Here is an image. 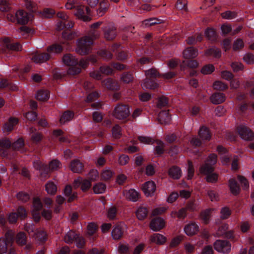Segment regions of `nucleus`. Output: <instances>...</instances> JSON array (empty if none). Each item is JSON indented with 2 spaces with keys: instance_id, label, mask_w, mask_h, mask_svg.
I'll return each mask as SVG.
<instances>
[{
  "instance_id": "obj_6",
  "label": "nucleus",
  "mask_w": 254,
  "mask_h": 254,
  "mask_svg": "<svg viewBox=\"0 0 254 254\" xmlns=\"http://www.w3.org/2000/svg\"><path fill=\"white\" fill-rule=\"evenodd\" d=\"M27 216V213L25 209L23 207H19L16 212H12L8 215V220L9 223H15L17 220L18 217L21 219H24Z\"/></svg>"
},
{
  "instance_id": "obj_48",
  "label": "nucleus",
  "mask_w": 254,
  "mask_h": 254,
  "mask_svg": "<svg viewBox=\"0 0 254 254\" xmlns=\"http://www.w3.org/2000/svg\"><path fill=\"white\" fill-rule=\"evenodd\" d=\"M32 206V210H40L41 209L43 204L39 197H36L33 198Z\"/></svg>"
},
{
  "instance_id": "obj_7",
  "label": "nucleus",
  "mask_w": 254,
  "mask_h": 254,
  "mask_svg": "<svg viewBox=\"0 0 254 254\" xmlns=\"http://www.w3.org/2000/svg\"><path fill=\"white\" fill-rule=\"evenodd\" d=\"M13 237L12 232H8L6 233L4 238H0V254L6 252L8 244L12 241Z\"/></svg>"
},
{
  "instance_id": "obj_9",
  "label": "nucleus",
  "mask_w": 254,
  "mask_h": 254,
  "mask_svg": "<svg viewBox=\"0 0 254 254\" xmlns=\"http://www.w3.org/2000/svg\"><path fill=\"white\" fill-rule=\"evenodd\" d=\"M238 131L241 138L244 140H251L254 137V133L245 126H240Z\"/></svg>"
},
{
  "instance_id": "obj_14",
  "label": "nucleus",
  "mask_w": 254,
  "mask_h": 254,
  "mask_svg": "<svg viewBox=\"0 0 254 254\" xmlns=\"http://www.w3.org/2000/svg\"><path fill=\"white\" fill-rule=\"evenodd\" d=\"M34 167L39 171L40 175L42 178H45L47 177L48 171L47 167L42 164L41 162L39 160H36L33 162Z\"/></svg>"
},
{
  "instance_id": "obj_49",
  "label": "nucleus",
  "mask_w": 254,
  "mask_h": 254,
  "mask_svg": "<svg viewBox=\"0 0 254 254\" xmlns=\"http://www.w3.org/2000/svg\"><path fill=\"white\" fill-rule=\"evenodd\" d=\"M16 242L19 245L23 246L25 245L26 243V236L25 234L23 232L19 233L16 236Z\"/></svg>"
},
{
  "instance_id": "obj_26",
  "label": "nucleus",
  "mask_w": 254,
  "mask_h": 254,
  "mask_svg": "<svg viewBox=\"0 0 254 254\" xmlns=\"http://www.w3.org/2000/svg\"><path fill=\"white\" fill-rule=\"evenodd\" d=\"M150 240L152 243L161 245L165 242L166 238L160 234L155 233L150 236Z\"/></svg>"
},
{
  "instance_id": "obj_15",
  "label": "nucleus",
  "mask_w": 254,
  "mask_h": 254,
  "mask_svg": "<svg viewBox=\"0 0 254 254\" xmlns=\"http://www.w3.org/2000/svg\"><path fill=\"white\" fill-rule=\"evenodd\" d=\"M18 120L15 118H10L8 122L5 123L2 127L3 132L5 134L9 133L13 129L14 127L17 124Z\"/></svg>"
},
{
  "instance_id": "obj_2",
  "label": "nucleus",
  "mask_w": 254,
  "mask_h": 254,
  "mask_svg": "<svg viewBox=\"0 0 254 254\" xmlns=\"http://www.w3.org/2000/svg\"><path fill=\"white\" fill-rule=\"evenodd\" d=\"M65 6L66 9H68L76 8V11L74 14L76 17L84 21L90 20V18L89 15L90 13V9L89 7L82 5H78L75 0L68 1Z\"/></svg>"
},
{
  "instance_id": "obj_33",
  "label": "nucleus",
  "mask_w": 254,
  "mask_h": 254,
  "mask_svg": "<svg viewBox=\"0 0 254 254\" xmlns=\"http://www.w3.org/2000/svg\"><path fill=\"white\" fill-rule=\"evenodd\" d=\"M11 145V141L9 139L4 138L0 140V156H5L6 153L2 147L8 148Z\"/></svg>"
},
{
  "instance_id": "obj_27",
  "label": "nucleus",
  "mask_w": 254,
  "mask_h": 254,
  "mask_svg": "<svg viewBox=\"0 0 254 254\" xmlns=\"http://www.w3.org/2000/svg\"><path fill=\"white\" fill-rule=\"evenodd\" d=\"M45 190L49 194L53 195L57 191V185L52 181H49L45 185Z\"/></svg>"
},
{
  "instance_id": "obj_23",
  "label": "nucleus",
  "mask_w": 254,
  "mask_h": 254,
  "mask_svg": "<svg viewBox=\"0 0 254 254\" xmlns=\"http://www.w3.org/2000/svg\"><path fill=\"white\" fill-rule=\"evenodd\" d=\"M226 97L223 93H216L210 97L211 102L214 104H219L225 100Z\"/></svg>"
},
{
  "instance_id": "obj_51",
  "label": "nucleus",
  "mask_w": 254,
  "mask_h": 254,
  "mask_svg": "<svg viewBox=\"0 0 254 254\" xmlns=\"http://www.w3.org/2000/svg\"><path fill=\"white\" fill-rule=\"evenodd\" d=\"M205 36L209 40L213 41L216 39V32L213 29H208L205 31Z\"/></svg>"
},
{
  "instance_id": "obj_31",
  "label": "nucleus",
  "mask_w": 254,
  "mask_h": 254,
  "mask_svg": "<svg viewBox=\"0 0 254 254\" xmlns=\"http://www.w3.org/2000/svg\"><path fill=\"white\" fill-rule=\"evenodd\" d=\"M102 83L109 89L114 90L119 89V86L117 83L112 79L108 78L106 80H104L103 81Z\"/></svg>"
},
{
  "instance_id": "obj_37",
  "label": "nucleus",
  "mask_w": 254,
  "mask_h": 254,
  "mask_svg": "<svg viewBox=\"0 0 254 254\" xmlns=\"http://www.w3.org/2000/svg\"><path fill=\"white\" fill-rule=\"evenodd\" d=\"M158 85L156 82L152 81L148 78H146L141 84V86L143 89H155L158 86Z\"/></svg>"
},
{
  "instance_id": "obj_32",
  "label": "nucleus",
  "mask_w": 254,
  "mask_h": 254,
  "mask_svg": "<svg viewBox=\"0 0 254 254\" xmlns=\"http://www.w3.org/2000/svg\"><path fill=\"white\" fill-rule=\"evenodd\" d=\"M3 42L5 44V46L8 49L11 50L18 51L21 49V46L19 43H16L14 44H11L10 42L9 39L8 38H5L3 40Z\"/></svg>"
},
{
  "instance_id": "obj_36",
  "label": "nucleus",
  "mask_w": 254,
  "mask_h": 254,
  "mask_svg": "<svg viewBox=\"0 0 254 254\" xmlns=\"http://www.w3.org/2000/svg\"><path fill=\"white\" fill-rule=\"evenodd\" d=\"M77 234L74 231L69 230L64 237V241L67 244H71L75 239Z\"/></svg>"
},
{
  "instance_id": "obj_10",
  "label": "nucleus",
  "mask_w": 254,
  "mask_h": 254,
  "mask_svg": "<svg viewBox=\"0 0 254 254\" xmlns=\"http://www.w3.org/2000/svg\"><path fill=\"white\" fill-rule=\"evenodd\" d=\"M32 15L23 11L22 10H18L15 13V17L18 23L26 24L32 19Z\"/></svg>"
},
{
  "instance_id": "obj_4",
  "label": "nucleus",
  "mask_w": 254,
  "mask_h": 254,
  "mask_svg": "<svg viewBox=\"0 0 254 254\" xmlns=\"http://www.w3.org/2000/svg\"><path fill=\"white\" fill-rule=\"evenodd\" d=\"M214 248L219 253L226 254L230 252L231 246L227 240H217L214 243Z\"/></svg>"
},
{
  "instance_id": "obj_57",
  "label": "nucleus",
  "mask_w": 254,
  "mask_h": 254,
  "mask_svg": "<svg viewBox=\"0 0 254 254\" xmlns=\"http://www.w3.org/2000/svg\"><path fill=\"white\" fill-rule=\"evenodd\" d=\"M194 174V168L191 162H188V168L187 171V179L188 180L191 179Z\"/></svg>"
},
{
  "instance_id": "obj_59",
  "label": "nucleus",
  "mask_w": 254,
  "mask_h": 254,
  "mask_svg": "<svg viewBox=\"0 0 254 254\" xmlns=\"http://www.w3.org/2000/svg\"><path fill=\"white\" fill-rule=\"evenodd\" d=\"M187 1L186 0H178L177 1L176 6L178 9L183 10H187Z\"/></svg>"
},
{
  "instance_id": "obj_63",
  "label": "nucleus",
  "mask_w": 254,
  "mask_h": 254,
  "mask_svg": "<svg viewBox=\"0 0 254 254\" xmlns=\"http://www.w3.org/2000/svg\"><path fill=\"white\" fill-rule=\"evenodd\" d=\"M25 6L30 11L34 12L36 10L35 3L30 0H25Z\"/></svg>"
},
{
  "instance_id": "obj_1",
  "label": "nucleus",
  "mask_w": 254,
  "mask_h": 254,
  "mask_svg": "<svg viewBox=\"0 0 254 254\" xmlns=\"http://www.w3.org/2000/svg\"><path fill=\"white\" fill-rule=\"evenodd\" d=\"M217 160L216 155L210 154L204 164L200 167V172L206 175V180L208 182L213 183L217 180V175L215 173H212L214 170L213 165L216 163Z\"/></svg>"
},
{
  "instance_id": "obj_40",
  "label": "nucleus",
  "mask_w": 254,
  "mask_h": 254,
  "mask_svg": "<svg viewBox=\"0 0 254 254\" xmlns=\"http://www.w3.org/2000/svg\"><path fill=\"white\" fill-rule=\"evenodd\" d=\"M106 187L102 183H98L95 184L93 188L95 193L100 194L104 193L106 190Z\"/></svg>"
},
{
  "instance_id": "obj_62",
  "label": "nucleus",
  "mask_w": 254,
  "mask_h": 254,
  "mask_svg": "<svg viewBox=\"0 0 254 254\" xmlns=\"http://www.w3.org/2000/svg\"><path fill=\"white\" fill-rule=\"evenodd\" d=\"M207 195L211 201H216L219 200L218 194L213 190H209Z\"/></svg>"
},
{
  "instance_id": "obj_13",
  "label": "nucleus",
  "mask_w": 254,
  "mask_h": 254,
  "mask_svg": "<svg viewBox=\"0 0 254 254\" xmlns=\"http://www.w3.org/2000/svg\"><path fill=\"white\" fill-rule=\"evenodd\" d=\"M199 230V226L197 223L190 222L185 225L184 231L188 236H192L196 234Z\"/></svg>"
},
{
  "instance_id": "obj_46",
  "label": "nucleus",
  "mask_w": 254,
  "mask_h": 254,
  "mask_svg": "<svg viewBox=\"0 0 254 254\" xmlns=\"http://www.w3.org/2000/svg\"><path fill=\"white\" fill-rule=\"evenodd\" d=\"M24 143L22 138H19L12 145V148L14 150H20L21 152H23L24 150L23 148Z\"/></svg>"
},
{
  "instance_id": "obj_20",
  "label": "nucleus",
  "mask_w": 254,
  "mask_h": 254,
  "mask_svg": "<svg viewBox=\"0 0 254 254\" xmlns=\"http://www.w3.org/2000/svg\"><path fill=\"white\" fill-rule=\"evenodd\" d=\"M124 193L127 199L134 202L138 200L139 196L138 192L134 189L125 190Z\"/></svg>"
},
{
  "instance_id": "obj_3",
  "label": "nucleus",
  "mask_w": 254,
  "mask_h": 254,
  "mask_svg": "<svg viewBox=\"0 0 254 254\" xmlns=\"http://www.w3.org/2000/svg\"><path fill=\"white\" fill-rule=\"evenodd\" d=\"M92 39L88 36H86L77 41L76 52L80 55L88 54L91 49Z\"/></svg>"
},
{
  "instance_id": "obj_21",
  "label": "nucleus",
  "mask_w": 254,
  "mask_h": 254,
  "mask_svg": "<svg viewBox=\"0 0 254 254\" xmlns=\"http://www.w3.org/2000/svg\"><path fill=\"white\" fill-rule=\"evenodd\" d=\"M168 174L171 178L174 179H179L182 176V172L180 168L173 166L169 169Z\"/></svg>"
},
{
  "instance_id": "obj_18",
  "label": "nucleus",
  "mask_w": 254,
  "mask_h": 254,
  "mask_svg": "<svg viewBox=\"0 0 254 254\" xmlns=\"http://www.w3.org/2000/svg\"><path fill=\"white\" fill-rule=\"evenodd\" d=\"M50 59V56L48 54H35L32 58V60L36 64H41L46 62Z\"/></svg>"
},
{
  "instance_id": "obj_53",
  "label": "nucleus",
  "mask_w": 254,
  "mask_h": 254,
  "mask_svg": "<svg viewBox=\"0 0 254 254\" xmlns=\"http://www.w3.org/2000/svg\"><path fill=\"white\" fill-rule=\"evenodd\" d=\"M215 68L212 64H207L204 66L201 70V72L204 74H209L211 73L214 71Z\"/></svg>"
},
{
  "instance_id": "obj_58",
  "label": "nucleus",
  "mask_w": 254,
  "mask_h": 254,
  "mask_svg": "<svg viewBox=\"0 0 254 254\" xmlns=\"http://www.w3.org/2000/svg\"><path fill=\"white\" fill-rule=\"evenodd\" d=\"M35 237L36 239L41 242L44 241L47 239V235L46 233L42 230L37 231L36 233Z\"/></svg>"
},
{
  "instance_id": "obj_52",
  "label": "nucleus",
  "mask_w": 254,
  "mask_h": 254,
  "mask_svg": "<svg viewBox=\"0 0 254 254\" xmlns=\"http://www.w3.org/2000/svg\"><path fill=\"white\" fill-rule=\"evenodd\" d=\"M214 89L218 90H224L228 88V86L223 82L220 81H216L213 84Z\"/></svg>"
},
{
  "instance_id": "obj_28",
  "label": "nucleus",
  "mask_w": 254,
  "mask_h": 254,
  "mask_svg": "<svg viewBox=\"0 0 254 254\" xmlns=\"http://www.w3.org/2000/svg\"><path fill=\"white\" fill-rule=\"evenodd\" d=\"M212 209H207L202 211L200 214L199 218L204 224H208L211 218V212Z\"/></svg>"
},
{
  "instance_id": "obj_29",
  "label": "nucleus",
  "mask_w": 254,
  "mask_h": 254,
  "mask_svg": "<svg viewBox=\"0 0 254 254\" xmlns=\"http://www.w3.org/2000/svg\"><path fill=\"white\" fill-rule=\"evenodd\" d=\"M109 7V3L106 1H102L99 4V7L97 10V15L99 17L103 16Z\"/></svg>"
},
{
  "instance_id": "obj_30",
  "label": "nucleus",
  "mask_w": 254,
  "mask_h": 254,
  "mask_svg": "<svg viewBox=\"0 0 254 254\" xmlns=\"http://www.w3.org/2000/svg\"><path fill=\"white\" fill-rule=\"evenodd\" d=\"M148 214V210L146 207L140 206L136 210V215L137 218L140 220H143Z\"/></svg>"
},
{
  "instance_id": "obj_56",
  "label": "nucleus",
  "mask_w": 254,
  "mask_h": 254,
  "mask_svg": "<svg viewBox=\"0 0 254 254\" xmlns=\"http://www.w3.org/2000/svg\"><path fill=\"white\" fill-rule=\"evenodd\" d=\"M185 64H187V66L190 68H195L198 66V63L195 61L194 60L190 61L187 62L184 61L183 62V64L181 65V67L182 69L185 68Z\"/></svg>"
},
{
  "instance_id": "obj_8",
  "label": "nucleus",
  "mask_w": 254,
  "mask_h": 254,
  "mask_svg": "<svg viewBox=\"0 0 254 254\" xmlns=\"http://www.w3.org/2000/svg\"><path fill=\"white\" fill-rule=\"evenodd\" d=\"M165 226V221L161 217H156L153 219L150 223V228L153 231H159Z\"/></svg>"
},
{
  "instance_id": "obj_60",
  "label": "nucleus",
  "mask_w": 254,
  "mask_h": 254,
  "mask_svg": "<svg viewBox=\"0 0 254 254\" xmlns=\"http://www.w3.org/2000/svg\"><path fill=\"white\" fill-rule=\"evenodd\" d=\"M17 198L18 200L26 202L29 199V195L27 193L24 192H20L17 194Z\"/></svg>"
},
{
  "instance_id": "obj_17",
  "label": "nucleus",
  "mask_w": 254,
  "mask_h": 254,
  "mask_svg": "<svg viewBox=\"0 0 254 254\" xmlns=\"http://www.w3.org/2000/svg\"><path fill=\"white\" fill-rule=\"evenodd\" d=\"M125 228V225L124 224L116 226L112 231V236L113 239H120L123 234V230Z\"/></svg>"
},
{
  "instance_id": "obj_43",
  "label": "nucleus",
  "mask_w": 254,
  "mask_h": 254,
  "mask_svg": "<svg viewBox=\"0 0 254 254\" xmlns=\"http://www.w3.org/2000/svg\"><path fill=\"white\" fill-rule=\"evenodd\" d=\"M113 175V172L109 168H106L101 173V177L104 180L110 179Z\"/></svg>"
},
{
  "instance_id": "obj_54",
  "label": "nucleus",
  "mask_w": 254,
  "mask_h": 254,
  "mask_svg": "<svg viewBox=\"0 0 254 254\" xmlns=\"http://www.w3.org/2000/svg\"><path fill=\"white\" fill-rule=\"evenodd\" d=\"M168 207L166 206H160L154 209L152 212V215H157L162 214L168 210Z\"/></svg>"
},
{
  "instance_id": "obj_22",
  "label": "nucleus",
  "mask_w": 254,
  "mask_h": 254,
  "mask_svg": "<svg viewBox=\"0 0 254 254\" xmlns=\"http://www.w3.org/2000/svg\"><path fill=\"white\" fill-rule=\"evenodd\" d=\"M64 63L67 65L73 66L78 64L77 60L70 54H66L63 58Z\"/></svg>"
},
{
  "instance_id": "obj_12",
  "label": "nucleus",
  "mask_w": 254,
  "mask_h": 254,
  "mask_svg": "<svg viewBox=\"0 0 254 254\" xmlns=\"http://www.w3.org/2000/svg\"><path fill=\"white\" fill-rule=\"evenodd\" d=\"M91 183L87 180H83L81 178H78L75 180L73 183V187L75 188L80 187L81 190L85 191L90 188Z\"/></svg>"
},
{
  "instance_id": "obj_42",
  "label": "nucleus",
  "mask_w": 254,
  "mask_h": 254,
  "mask_svg": "<svg viewBox=\"0 0 254 254\" xmlns=\"http://www.w3.org/2000/svg\"><path fill=\"white\" fill-rule=\"evenodd\" d=\"M105 37L107 40L113 39L116 35V33L113 28H110L106 27L105 29Z\"/></svg>"
},
{
  "instance_id": "obj_50",
  "label": "nucleus",
  "mask_w": 254,
  "mask_h": 254,
  "mask_svg": "<svg viewBox=\"0 0 254 254\" xmlns=\"http://www.w3.org/2000/svg\"><path fill=\"white\" fill-rule=\"evenodd\" d=\"M145 75L148 77H160L161 75L155 68H150L145 71Z\"/></svg>"
},
{
  "instance_id": "obj_38",
  "label": "nucleus",
  "mask_w": 254,
  "mask_h": 254,
  "mask_svg": "<svg viewBox=\"0 0 254 254\" xmlns=\"http://www.w3.org/2000/svg\"><path fill=\"white\" fill-rule=\"evenodd\" d=\"M73 117V113L70 111L65 112L60 119L61 124H64L70 121Z\"/></svg>"
},
{
  "instance_id": "obj_64",
  "label": "nucleus",
  "mask_w": 254,
  "mask_h": 254,
  "mask_svg": "<svg viewBox=\"0 0 254 254\" xmlns=\"http://www.w3.org/2000/svg\"><path fill=\"white\" fill-rule=\"evenodd\" d=\"M97 227L96 225L93 223L88 224L87 226V234L90 235H93L96 231Z\"/></svg>"
},
{
  "instance_id": "obj_47",
  "label": "nucleus",
  "mask_w": 254,
  "mask_h": 254,
  "mask_svg": "<svg viewBox=\"0 0 254 254\" xmlns=\"http://www.w3.org/2000/svg\"><path fill=\"white\" fill-rule=\"evenodd\" d=\"M61 167V163L57 160H54L50 162L49 167L47 168L48 171L57 170Z\"/></svg>"
},
{
  "instance_id": "obj_41",
  "label": "nucleus",
  "mask_w": 254,
  "mask_h": 254,
  "mask_svg": "<svg viewBox=\"0 0 254 254\" xmlns=\"http://www.w3.org/2000/svg\"><path fill=\"white\" fill-rule=\"evenodd\" d=\"M62 50V47L59 45L54 44L48 47L47 52L48 54L51 56L52 54H57L61 52Z\"/></svg>"
},
{
  "instance_id": "obj_61",
  "label": "nucleus",
  "mask_w": 254,
  "mask_h": 254,
  "mask_svg": "<svg viewBox=\"0 0 254 254\" xmlns=\"http://www.w3.org/2000/svg\"><path fill=\"white\" fill-rule=\"evenodd\" d=\"M117 213V209L115 207H112L109 209L107 212V217L109 219H115Z\"/></svg>"
},
{
  "instance_id": "obj_24",
  "label": "nucleus",
  "mask_w": 254,
  "mask_h": 254,
  "mask_svg": "<svg viewBox=\"0 0 254 254\" xmlns=\"http://www.w3.org/2000/svg\"><path fill=\"white\" fill-rule=\"evenodd\" d=\"M197 55V51L192 47L185 49L183 52V57L186 59L194 58Z\"/></svg>"
},
{
  "instance_id": "obj_19",
  "label": "nucleus",
  "mask_w": 254,
  "mask_h": 254,
  "mask_svg": "<svg viewBox=\"0 0 254 254\" xmlns=\"http://www.w3.org/2000/svg\"><path fill=\"white\" fill-rule=\"evenodd\" d=\"M158 121L161 124L167 125L170 123L171 117L168 112L162 111L160 112L158 116Z\"/></svg>"
},
{
  "instance_id": "obj_35",
  "label": "nucleus",
  "mask_w": 254,
  "mask_h": 254,
  "mask_svg": "<svg viewBox=\"0 0 254 254\" xmlns=\"http://www.w3.org/2000/svg\"><path fill=\"white\" fill-rule=\"evenodd\" d=\"M198 134L203 140H209L210 139L209 130L206 127H201L199 129Z\"/></svg>"
},
{
  "instance_id": "obj_16",
  "label": "nucleus",
  "mask_w": 254,
  "mask_h": 254,
  "mask_svg": "<svg viewBox=\"0 0 254 254\" xmlns=\"http://www.w3.org/2000/svg\"><path fill=\"white\" fill-rule=\"evenodd\" d=\"M221 155V160L223 165L227 164L230 160V155L226 149L222 146H219L217 149Z\"/></svg>"
},
{
  "instance_id": "obj_45",
  "label": "nucleus",
  "mask_w": 254,
  "mask_h": 254,
  "mask_svg": "<svg viewBox=\"0 0 254 254\" xmlns=\"http://www.w3.org/2000/svg\"><path fill=\"white\" fill-rule=\"evenodd\" d=\"M205 54L208 56H211L216 58H218L221 56V52L218 48L216 47H212L207 50L205 52Z\"/></svg>"
},
{
  "instance_id": "obj_55",
  "label": "nucleus",
  "mask_w": 254,
  "mask_h": 254,
  "mask_svg": "<svg viewBox=\"0 0 254 254\" xmlns=\"http://www.w3.org/2000/svg\"><path fill=\"white\" fill-rule=\"evenodd\" d=\"M228 229V225L227 224H222L221 227H219L217 232V235L218 236H222L224 235H226L227 237H230L228 234L226 233V231Z\"/></svg>"
},
{
  "instance_id": "obj_5",
  "label": "nucleus",
  "mask_w": 254,
  "mask_h": 254,
  "mask_svg": "<svg viewBox=\"0 0 254 254\" xmlns=\"http://www.w3.org/2000/svg\"><path fill=\"white\" fill-rule=\"evenodd\" d=\"M129 112L128 106L119 104L115 108L114 116L118 119H124L129 115Z\"/></svg>"
},
{
  "instance_id": "obj_11",
  "label": "nucleus",
  "mask_w": 254,
  "mask_h": 254,
  "mask_svg": "<svg viewBox=\"0 0 254 254\" xmlns=\"http://www.w3.org/2000/svg\"><path fill=\"white\" fill-rule=\"evenodd\" d=\"M142 190L146 196H151L156 190L155 183L151 181L146 182L143 185Z\"/></svg>"
},
{
  "instance_id": "obj_34",
  "label": "nucleus",
  "mask_w": 254,
  "mask_h": 254,
  "mask_svg": "<svg viewBox=\"0 0 254 254\" xmlns=\"http://www.w3.org/2000/svg\"><path fill=\"white\" fill-rule=\"evenodd\" d=\"M49 97L50 95L48 91L40 90L38 91L35 95L36 99L41 101L47 100L49 98Z\"/></svg>"
},
{
  "instance_id": "obj_39",
  "label": "nucleus",
  "mask_w": 254,
  "mask_h": 254,
  "mask_svg": "<svg viewBox=\"0 0 254 254\" xmlns=\"http://www.w3.org/2000/svg\"><path fill=\"white\" fill-rule=\"evenodd\" d=\"M229 187L232 193L237 194L239 193L240 188L234 178H232L229 180Z\"/></svg>"
},
{
  "instance_id": "obj_25",
  "label": "nucleus",
  "mask_w": 254,
  "mask_h": 254,
  "mask_svg": "<svg viewBox=\"0 0 254 254\" xmlns=\"http://www.w3.org/2000/svg\"><path fill=\"white\" fill-rule=\"evenodd\" d=\"M83 166L82 164L78 160H73L71 162V170L75 173H80L83 170Z\"/></svg>"
},
{
  "instance_id": "obj_44",
  "label": "nucleus",
  "mask_w": 254,
  "mask_h": 254,
  "mask_svg": "<svg viewBox=\"0 0 254 254\" xmlns=\"http://www.w3.org/2000/svg\"><path fill=\"white\" fill-rule=\"evenodd\" d=\"M231 209L227 207L224 206L220 210V217L223 219H228L231 214Z\"/></svg>"
}]
</instances>
